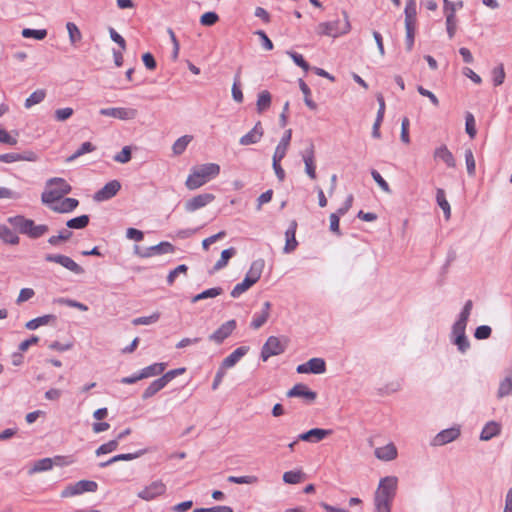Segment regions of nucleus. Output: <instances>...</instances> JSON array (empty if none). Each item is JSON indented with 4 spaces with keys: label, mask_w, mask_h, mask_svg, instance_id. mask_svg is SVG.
<instances>
[{
    "label": "nucleus",
    "mask_w": 512,
    "mask_h": 512,
    "mask_svg": "<svg viewBox=\"0 0 512 512\" xmlns=\"http://www.w3.org/2000/svg\"><path fill=\"white\" fill-rule=\"evenodd\" d=\"M220 173V166L216 163H206L192 168L185 185L189 190H196L205 185Z\"/></svg>",
    "instance_id": "nucleus-1"
},
{
    "label": "nucleus",
    "mask_w": 512,
    "mask_h": 512,
    "mask_svg": "<svg viewBox=\"0 0 512 512\" xmlns=\"http://www.w3.org/2000/svg\"><path fill=\"white\" fill-rule=\"evenodd\" d=\"M46 189L41 195V201L46 205H51L63 198L64 195L69 194L72 190L71 185L60 177L50 178L46 182Z\"/></svg>",
    "instance_id": "nucleus-2"
},
{
    "label": "nucleus",
    "mask_w": 512,
    "mask_h": 512,
    "mask_svg": "<svg viewBox=\"0 0 512 512\" xmlns=\"http://www.w3.org/2000/svg\"><path fill=\"white\" fill-rule=\"evenodd\" d=\"M343 19H336L333 21L322 22L317 26V33L320 35L338 37L342 34L347 33L351 26L348 19V15L343 12Z\"/></svg>",
    "instance_id": "nucleus-3"
},
{
    "label": "nucleus",
    "mask_w": 512,
    "mask_h": 512,
    "mask_svg": "<svg viewBox=\"0 0 512 512\" xmlns=\"http://www.w3.org/2000/svg\"><path fill=\"white\" fill-rule=\"evenodd\" d=\"M288 147V130L284 132L279 144L277 145L273 155V169L280 181L285 179V171L281 167V160L286 156Z\"/></svg>",
    "instance_id": "nucleus-4"
},
{
    "label": "nucleus",
    "mask_w": 512,
    "mask_h": 512,
    "mask_svg": "<svg viewBox=\"0 0 512 512\" xmlns=\"http://www.w3.org/2000/svg\"><path fill=\"white\" fill-rule=\"evenodd\" d=\"M98 484L92 480H80L73 485L67 486L61 493L62 497H71L84 492H95Z\"/></svg>",
    "instance_id": "nucleus-5"
},
{
    "label": "nucleus",
    "mask_w": 512,
    "mask_h": 512,
    "mask_svg": "<svg viewBox=\"0 0 512 512\" xmlns=\"http://www.w3.org/2000/svg\"><path fill=\"white\" fill-rule=\"evenodd\" d=\"M45 260L47 262H54L60 264L67 270L73 272L74 274L80 275L84 273V269L77 264L72 258L62 254H46Z\"/></svg>",
    "instance_id": "nucleus-6"
},
{
    "label": "nucleus",
    "mask_w": 512,
    "mask_h": 512,
    "mask_svg": "<svg viewBox=\"0 0 512 512\" xmlns=\"http://www.w3.org/2000/svg\"><path fill=\"white\" fill-rule=\"evenodd\" d=\"M285 351V346L281 343L279 338L270 336L261 350V358L267 361L271 356L279 355Z\"/></svg>",
    "instance_id": "nucleus-7"
},
{
    "label": "nucleus",
    "mask_w": 512,
    "mask_h": 512,
    "mask_svg": "<svg viewBox=\"0 0 512 512\" xmlns=\"http://www.w3.org/2000/svg\"><path fill=\"white\" fill-rule=\"evenodd\" d=\"M332 433L331 430L328 429H322V428H312L306 432H303L299 434L295 441L290 443V450L293 449V446L295 443H297L298 440L306 441V442H312L317 443L324 438H326L328 435Z\"/></svg>",
    "instance_id": "nucleus-8"
},
{
    "label": "nucleus",
    "mask_w": 512,
    "mask_h": 512,
    "mask_svg": "<svg viewBox=\"0 0 512 512\" xmlns=\"http://www.w3.org/2000/svg\"><path fill=\"white\" fill-rule=\"evenodd\" d=\"M165 492L166 485L161 480H156L144 487L137 495L145 501H151L156 497L163 495Z\"/></svg>",
    "instance_id": "nucleus-9"
},
{
    "label": "nucleus",
    "mask_w": 512,
    "mask_h": 512,
    "mask_svg": "<svg viewBox=\"0 0 512 512\" xmlns=\"http://www.w3.org/2000/svg\"><path fill=\"white\" fill-rule=\"evenodd\" d=\"M215 200V195L212 193L198 194L191 199L187 200L184 204L186 212H194L198 209L205 207Z\"/></svg>",
    "instance_id": "nucleus-10"
},
{
    "label": "nucleus",
    "mask_w": 512,
    "mask_h": 512,
    "mask_svg": "<svg viewBox=\"0 0 512 512\" xmlns=\"http://www.w3.org/2000/svg\"><path fill=\"white\" fill-rule=\"evenodd\" d=\"M121 189V183L118 180H111L98 190L93 199L97 202L107 201L113 198Z\"/></svg>",
    "instance_id": "nucleus-11"
},
{
    "label": "nucleus",
    "mask_w": 512,
    "mask_h": 512,
    "mask_svg": "<svg viewBox=\"0 0 512 512\" xmlns=\"http://www.w3.org/2000/svg\"><path fill=\"white\" fill-rule=\"evenodd\" d=\"M300 398L306 404H312L316 398L317 393L311 390L306 384L297 383L292 388H290V398Z\"/></svg>",
    "instance_id": "nucleus-12"
},
{
    "label": "nucleus",
    "mask_w": 512,
    "mask_h": 512,
    "mask_svg": "<svg viewBox=\"0 0 512 512\" xmlns=\"http://www.w3.org/2000/svg\"><path fill=\"white\" fill-rule=\"evenodd\" d=\"M460 434L461 431L459 426L444 429L435 435L431 442V445L443 446L456 440L460 436Z\"/></svg>",
    "instance_id": "nucleus-13"
},
{
    "label": "nucleus",
    "mask_w": 512,
    "mask_h": 512,
    "mask_svg": "<svg viewBox=\"0 0 512 512\" xmlns=\"http://www.w3.org/2000/svg\"><path fill=\"white\" fill-rule=\"evenodd\" d=\"M99 113L103 116L114 117L120 120H130L135 118L137 111L132 108L111 107L102 108Z\"/></svg>",
    "instance_id": "nucleus-14"
},
{
    "label": "nucleus",
    "mask_w": 512,
    "mask_h": 512,
    "mask_svg": "<svg viewBox=\"0 0 512 512\" xmlns=\"http://www.w3.org/2000/svg\"><path fill=\"white\" fill-rule=\"evenodd\" d=\"M235 329L236 321L234 319L226 321L209 336V340L217 344H221L233 333Z\"/></svg>",
    "instance_id": "nucleus-15"
},
{
    "label": "nucleus",
    "mask_w": 512,
    "mask_h": 512,
    "mask_svg": "<svg viewBox=\"0 0 512 512\" xmlns=\"http://www.w3.org/2000/svg\"><path fill=\"white\" fill-rule=\"evenodd\" d=\"M302 160L305 163V170L307 175L315 179L316 178V166L314 162V145L311 142L306 144L304 150L301 151Z\"/></svg>",
    "instance_id": "nucleus-16"
},
{
    "label": "nucleus",
    "mask_w": 512,
    "mask_h": 512,
    "mask_svg": "<svg viewBox=\"0 0 512 512\" xmlns=\"http://www.w3.org/2000/svg\"><path fill=\"white\" fill-rule=\"evenodd\" d=\"M397 483L398 479L395 476H386L380 480L376 493L394 499L397 489Z\"/></svg>",
    "instance_id": "nucleus-17"
},
{
    "label": "nucleus",
    "mask_w": 512,
    "mask_h": 512,
    "mask_svg": "<svg viewBox=\"0 0 512 512\" xmlns=\"http://www.w3.org/2000/svg\"><path fill=\"white\" fill-rule=\"evenodd\" d=\"M175 247L170 242H160L155 246L146 248L143 252H139V255L143 258L151 257L153 255L173 253Z\"/></svg>",
    "instance_id": "nucleus-18"
},
{
    "label": "nucleus",
    "mask_w": 512,
    "mask_h": 512,
    "mask_svg": "<svg viewBox=\"0 0 512 512\" xmlns=\"http://www.w3.org/2000/svg\"><path fill=\"white\" fill-rule=\"evenodd\" d=\"M270 307V302L266 301L263 303L261 310L259 312H255L253 315L252 321L250 323L251 328L257 330L267 322L270 315Z\"/></svg>",
    "instance_id": "nucleus-19"
},
{
    "label": "nucleus",
    "mask_w": 512,
    "mask_h": 512,
    "mask_svg": "<svg viewBox=\"0 0 512 512\" xmlns=\"http://www.w3.org/2000/svg\"><path fill=\"white\" fill-rule=\"evenodd\" d=\"M249 347L240 346L236 348L230 355L223 359L221 366L226 370L232 368L239 362V360L247 354Z\"/></svg>",
    "instance_id": "nucleus-20"
},
{
    "label": "nucleus",
    "mask_w": 512,
    "mask_h": 512,
    "mask_svg": "<svg viewBox=\"0 0 512 512\" xmlns=\"http://www.w3.org/2000/svg\"><path fill=\"white\" fill-rule=\"evenodd\" d=\"M434 158L443 161L449 168H454L456 166V160L446 145H441L435 149Z\"/></svg>",
    "instance_id": "nucleus-21"
},
{
    "label": "nucleus",
    "mask_w": 512,
    "mask_h": 512,
    "mask_svg": "<svg viewBox=\"0 0 512 512\" xmlns=\"http://www.w3.org/2000/svg\"><path fill=\"white\" fill-rule=\"evenodd\" d=\"M79 205V201L75 198H63L58 204L49 205L51 210L58 213H70Z\"/></svg>",
    "instance_id": "nucleus-22"
},
{
    "label": "nucleus",
    "mask_w": 512,
    "mask_h": 512,
    "mask_svg": "<svg viewBox=\"0 0 512 512\" xmlns=\"http://www.w3.org/2000/svg\"><path fill=\"white\" fill-rule=\"evenodd\" d=\"M146 451H147L146 449H142V450H139V451L134 452V453H125V454L115 455V456H113L112 458H110L109 460H107L105 462H100L99 463V467L100 468H105V467H108V466L112 465L115 462H118V461H131V460H134V459L144 455L146 453Z\"/></svg>",
    "instance_id": "nucleus-23"
},
{
    "label": "nucleus",
    "mask_w": 512,
    "mask_h": 512,
    "mask_svg": "<svg viewBox=\"0 0 512 512\" xmlns=\"http://www.w3.org/2000/svg\"><path fill=\"white\" fill-rule=\"evenodd\" d=\"M8 222L16 229L19 230L21 234H28L31 226L33 225V220L27 219L22 215H16L8 218Z\"/></svg>",
    "instance_id": "nucleus-24"
},
{
    "label": "nucleus",
    "mask_w": 512,
    "mask_h": 512,
    "mask_svg": "<svg viewBox=\"0 0 512 512\" xmlns=\"http://www.w3.org/2000/svg\"><path fill=\"white\" fill-rule=\"evenodd\" d=\"M501 433V425L496 421H489L480 433V440L489 441Z\"/></svg>",
    "instance_id": "nucleus-25"
},
{
    "label": "nucleus",
    "mask_w": 512,
    "mask_h": 512,
    "mask_svg": "<svg viewBox=\"0 0 512 512\" xmlns=\"http://www.w3.org/2000/svg\"><path fill=\"white\" fill-rule=\"evenodd\" d=\"M375 456L383 461H391L397 457V449L393 443L375 449Z\"/></svg>",
    "instance_id": "nucleus-26"
},
{
    "label": "nucleus",
    "mask_w": 512,
    "mask_h": 512,
    "mask_svg": "<svg viewBox=\"0 0 512 512\" xmlns=\"http://www.w3.org/2000/svg\"><path fill=\"white\" fill-rule=\"evenodd\" d=\"M263 268L264 261L262 259H257L253 261L250 265L248 272L245 275V278L250 280V282L254 285L260 279Z\"/></svg>",
    "instance_id": "nucleus-27"
},
{
    "label": "nucleus",
    "mask_w": 512,
    "mask_h": 512,
    "mask_svg": "<svg viewBox=\"0 0 512 512\" xmlns=\"http://www.w3.org/2000/svg\"><path fill=\"white\" fill-rule=\"evenodd\" d=\"M404 14H405V26L416 27V16H417L416 0H406Z\"/></svg>",
    "instance_id": "nucleus-28"
},
{
    "label": "nucleus",
    "mask_w": 512,
    "mask_h": 512,
    "mask_svg": "<svg viewBox=\"0 0 512 512\" xmlns=\"http://www.w3.org/2000/svg\"><path fill=\"white\" fill-rule=\"evenodd\" d=\"M507 396H512V372H510L500 381L497 390L498 399H502Z\"/></svg>",
    "instance_id": "nucleus-29"
},
{
    "label": "nucleus",
    "mask_w": 512,
    "mask_h": 512,
    "mask_svg": "<svg viewBox=\"0 0 512 512\" xmlns=\"http://www.w3.org/2000/svg\"><path fill=\"white\" fill-rule=\"evenodd\" d=\"M393 498L375 492L374 504L376 512H391Z\"/></svg>",
    "instance_id": "nucleus-30"
},
{
    "label": "nucleus",
    "mask_w": 512,
    "mask_h": 512,
    "mask_svg": "<svg viewBox=\"0 0 512 512\" xmlns=\"http://www.w3.org/2000/svg\"><path fill=\"white\" fill-rule=\"evenodd\" d=\"M237 253L234 247H230L222 251L220 259L215 263L213 271H218L227 266L229 260Z\"/></svg>",
    "instance_id": "nucleus-31"
},
{
    "label": "nucleus",
    "mask_w": 512,
    "mask_h": 512,
    "mask_svg": "<svg viewBox=\"0 0 512 512\" xmlns=\"http://www.w3.org/2000/svg\"><path fill=\"white\" fill-rule=\"evenodd\" d=\"M0 239L11 245L18 244L20 240L19 236L6 225H0Z\"/></svg>",
    "instance_id": "nucleus-32"
},
{
    "label": "nucleus",
    "mask_w": 512,
    "mask_h": 512,
    "mask_svg": "<svg viewBox=\"0 0 512 512\" xmlns=\"http://www.w3.org/2000/svg\"><path fill=\"white\" fill-rule=\"evenodd\" d=\"M166 384L163 382L162 378H158L150 383V385L144 390L142 394V399L147 400L153 397L156 393L162 390Z\"/></svg>",
    "instance_id": "nucleus-33"
},
{
    "label": "nucleus",
    "mask_w": 512,
    "mask_h": 512,
    "mask_svg": "<svg viewBox=\"0 0 512 512\" xmlns=\"http://www.w3.org/2000/svg\"><path fill=\"white\" fill-rule=\"evenodd\" d=\"M166 369V363H153L141 370V376L143 379L149 378L152 376L160 375Z\"/></svg>",
    "instance_id": "nucleus-34"
},
{
    "label": "nucleus",
    "mask_w": 512,
    "mask_h": 512,
    "mask_svg": "<svg viewBox=\"0 0 512 512\" xmlns=\"http://www.w3.org/2000/svg\"><path fill=\"white\" fill-rule=\"evenodd\" d=\"M55 320H56L55 315L47 314V315H43V316H40V317H37V318H34V319L28 321L26 323L25 327L29 330H35L38 327H40L42 325H46V324L50 323L51 321H55Z\"/></svg>",
    "instance_id": "nucleus-35"
},
{
    "label": "nucleus",
    "mask_w": 512,
    "mask_h": 512,
    "mask_svg": "<svg viewBox=\"0 0 512 512\" xmlns=\"http://www.w3.org/2000/svg\"><path fill=\"white\" fill-rule=\"evenodd\" d=\"M307 366L311 374H322L326 371V362L323 358H311L307 361Z\"/></svg>",
    "instance_id": "nucleus-36"
},
{
    "label": "nucleus",
    "mask_w": 512,
    "mask_h": 512,
    "mask_svg": "<svg viewBox=\"0 0 512 512\" xmlns=\"http://www.w3.org/2000/svg\"><path fill=\"white\" fill-rule=\"evenodd\" d=\"M66 29L68 31L70 44L76 47L78 43L82 40L81 31L73 22H67Z\"/></svg>",
    "instance_id": "nucleus-37"
},
{
    "label": "nucleus",
    "mask_w": 512,
    "mask_h": 512,
    "mask_svg": "<svg viewBox=\"0 0 512 512\" xmlns=\"http://www.w3.org/2000/svg\"><path fill=\"white\" fill-rule=\"evenodd\" d=\"M53 459L52 458H42L34 462L33 467L30 469L29 473L34 474L38 472H44L51 470L53 467Z\"/></svg>",
    "instance_id": "nucleus-38"
},
{
    "label": "nucleus",
    "mask_w": 512,
    "mask_h": 512,
    "mask_svg": "<svg viewBox=\"0 0 512 512\" xmlns=\"http://www.w3.org/2000/svg\"><path fill=\"white\" fill-rule=\"evenodd\" d=\"M222 293H223V289L221 287H213V288L204 290L203 292L192 297L191 302L196 303L200 300L214 298V297L221 295Z\"/></svg>",
    "instance_id": "nucleus-39"
},
{
    "label": "nucleus",
    "mask_w": 512,
    "mask_h": 512,
    "mask_svg": "<svg viewBox=\"0 0 512 512\" xmlns=\"http://www.w3.org/2000/svg\"><path fill=\"white\" fill-rule=\"evenodd\" d=\"M46 97V91L44 89H38L34 91L24 103L25 108L29 109L32 106L41 103Z\"/></svg>",
    "instance_id": "nucleus-40"
},
{
    "label": "nucleus",
    "mask_w": 512,
    "mask_h": 512,
    "mask_svg": "<svg viewBox=\"0 0 512 512\" xmlns=\"http://www.w3.org/2000/svg\"><path fill=\"white\" fill-rule=\"evenodd\" d=\"M89 216L88 215H80L78 217L72 218L66 222V226L69 229H84L89 224Z\"/></svg>",
    "instance_id": "nucleus-41"
},
{
    "label": "nucleus",
    "mask_w": 512,
    "mask_h": 512,
    "mask_svg": "<svg viewBox=\"0 0 512 512\" xmlns=\"http://www.w3.org/2000/svg\"><path fill=\"white\" fill-rule=\"evenodd\" d=\"M450 342L457 347V350L461 354H465L471 347V344H470V341H469L467 335H465V336L459 335L457 337L450 338Z\"/></svg>",
    "instance_id": "nucleus-42"
},
{
    "label": "nucleus",
    "mask_w": 512,
    "mask_h": 512,
    "mask_svg": "<svg viewBox=\"0 0 512 512\" xmlns=\"http://www.w3.org/2000/svg\"><path fill=\"white\" fill-rule=\"evenodd\" d=\"M468 320L457 318L451 327L450 338L466 335Z\"/></svg>",
    "instance_id": "nucleus-43"
},
{
    "label": "nucleus",
    "mask_w": 512,
    "mask_h": 512,
    "mask_svg": "<svg viewBox=\"0 0 512 512\" xmlns=\"http://www.w3.org/2000/svg\"><path fill=\"white\" fill-rule=\"evenodd\" d=\"M299 86L304 95V102L306 106L311 110H316L317 104L311 98V90L309 86L302 79H299Z\"/></svg>",
    "instance_id": "nucleus-44"
},
{
    "label": "nucleus",
    "mask_w": 512,
    "mask_h": 512,
    "mask_svg": "<svg viewBox=\"0 0 512 512\" xmlns=\"http://www.w3.org/2000/svg\"><path fill=\"white\" fill-rule=\"evenodd\" d=\"M191 140L192 136L189 135H184L178 138L172 146L173 153L175 155H181L186 150Z\"/></svg>",
    "instance_id": "nucleus-45"
},
{
    "label": "nucleus",
    "mask_w": 512,
    "mask_h": 512,
    "mask_svg": "<svg viewBox=\"0 0 512 512\" xmlns=\"http://www.w3.org/2000/svg\"><path fill=\"white\" fill-rule=\"evenodd\" d=\"M96 149V146L93 145L91 142H84L81 144V146L71 155L67 158L68 162L74 161L75 159L79 158L80 156L93 152Z\"/></svg>",
    "instance_id": "nucleus-46"
},
{
    "label": "nucleus",
    "mask_w": 512,
    "mask_h": 512,
    "mask_svg": "<svg viewBox=\"0 0 512 512\" xmlns=\"http://www.w3.org/2000/svg\"><path fill=\"white\" fill-rule=\"evenodd\" d=\"M160 316H161L160 312H154L150 316H141V317L134 318L132 320V324L135 326L151 325V324L156 323L160 319Z\"/></svg>",
    "instance_id": "nucleus-47"
},
{
    "label": "nucleus",
    "mask_w": 512,
    "mask_h": 512,
    "mask_svg": "<svg viewBox=\"0 0 512 512\" xmlns=\"http://www.w3.org/2000/svg\"><path fill=\"white\" fill-rule=\"evenodd\" d=\"M21 34L24 38H34L36 40H43L47 36V30L24 28Z\"/></svg>",
    "instance_id": "nucleus-48"
},
{
    "label": "nucleus",
    "mask_w": 512,
    "mask_h": 512,
    "mask_svg": "<svg viewBox=\"0 0 512 512\" xmlns=\"http://www.w3.org/2000/svg\"><path fill=\"white\" fill-rule=\"evenodd\" d=\"M465 130L471 139L477 134L475 118L472 113L467 112L465 116Z\"/></svg>",
    "instance_id": "nucleus-49"
},
{
    "label": "nucleus",
    "mask_w": 512,
    "mask_h": 512,
    "mask_svg": "<svg viewBox=\"0 0 512 512\" xmlns=\"http://www.w3.org/2000/svg\"><path fill=\"white\" fill-rule=\"evenodd\" d=\"M119 442L116 439L110 440L107 443L100 445L95 454L97 456L104 455L115 451L118 448Z\"/></svg>",
    "instance_id": "nucleus-50"
},
{
    "label": "nucleus",
    "mask_w": 512,
    "mask_h": 512,
    "mask_svg": "<svg viewBox=\"0 0 512 512\" xmlns=\"http://www.w3.org/2000/svg\"><path fill=\"white\" fill-rule=\"evenodd\" d=\"M73 233L69 229H62L58 235H53L48 239V243L57 246L60 241H67L72 237Z\"/></svg>",
    "instance_id": "nucleus-51"
},
{
    "label": "nucleus",
    "mask_w": 512,
    "mask_h": 512,
    "mask_svg": "<svg viewBox=\"0 0 512 512\" xmlns=\"http://www.w3.org/2000/svg\"><path fill=\"white\" fill-rule=\"evenodd\" d=\"M252 286L253 284L250 282V280L244 278L242 282L234 286V288L231 291V296L233 298H238L241 294L246 292Z\"/></svg>",
    "instance_id": "nucleus-52"
},
{
    "label": "nucleus",
    "mask_w": 512,
    "mask_h": 512,
    "mask_svg": "<svg viewBox=\"0 0 512 512\" xmlns=\"http://www.w3.org/2000/svg\"><path fill=\"white\" fill-rule=\"evenodd\" d=\"M271 104V95L268 91H263L258 95L257 110L262 112L266 110Z\"/></svg>",
    "instance_id": "nucleus-53"
},
{
    "label": "nucleus",
    "mask_w": 512,
    "mask_h": 512,
    "mask_svg": "<svg viewBox=\"0 0 512 512\" xmlns=\"http://www.w3.org/2000/svg\"><path fill=\"white\" fill-rule=\"evenodd\" d=\"M54 302L56 303H59V304H62V305H66L68 307H72V308H76L80 311H87L88 310V306L81 303V302H78L76 300H73V299H69V298H58V299H55Z\"/></svg>",
    "instance_id": "nucleus-54"
},
{
    "label": "nucleus",
    "mask_w": 512,
    "mask_h": 512,
    "mask_svg": "<svg viewBox=\"0 0 512 512\" xmlns=\"http://www.w3.org/2000/svg\"><path fill=\"white\" fill-rule=\"evenodd\" d=\"M228 482L235 484H255L258 482V478L254 475L247 476H229Z\"/></svg>",
    "instance_id": "nucleus-55"
},
{
    "label": "nucleus",
    "mask_w": 512,
    "mask_h": 512,
    "mask_svg": "<svg viewBox=\"0 0 512 512\" xmlns=\"http://www.w3.org/2000/svg\"><path fill=\"white\" fill-rule=\"evenodd\" d=\"M219 21V16L216 12L209 11L201 15L200 23L203 26H213Z\"/></svg>",
    "instance_id": "nucleus-56"
},
{
    "label": "nucleus",
    "mask_w": 512,
    "mask_h": 512,
    "mask_svg": "<svg viewBox=\"0 0 512 512\" xmlns=\"http://www.w3.org/2000/svg\"><path fill=\"white\" fill-rule=\"evenodd\" d=\"M48 231V226L41 224L36 225L33 221V225L31 226L30 230L28 231L27 236H29L32 239H37L43 236Z\"/></svg>",
    "instance_id": "nucleus-57"
},
{
    "label": "nucleus",
    "mask_w": 512,
    "mask_h": 512,
    "mask_svg": "<svg viewBox=\"0 0 512 512\" xmlns=\"http://www.w3.org/2000/svg\"><path fill=\"white\" fill-rule=\"evenodd\" d=\"M465 162H466V168H467V173L469 176H474L475 175V169H476V163H475V159H474V155H473V152L471 149H466L465 150Z\"/></svg>",
    "instance_id": "nucleus-58"
},
{
    "label": "nucleus",
    "mask_w": 512,
    "mask_h": 512,
    "mask_svg": "<svg viewBox=\"0 0 512 512\" xmlns=\"http://www.w3.org/2000/svg\"><path fill=\"white\" fill-rule=\"evenodd\" d=\"M232 97L238 103L243 102V93L240 89V73L239 72L236 74L234 83L232 86Z\"/></svg>",
    "instance_id": "nucleus-59"
},
{
    "label": "nucleus",
    "mask_w": 512,
    "mask_h": 512,
    "mask_svg": "<svg viewBox=\"0 0 512 512\" xmlns=\"http://www.w3.org/2000/svg\"><path fill=\"white\" fill-rule=\"evenodd\" d=\"M504 79H505L504 67H503V64H500L499 66L495 67L492 70L493 84L495 86H499V85L503 84Z\"/></svg>",
    "instance_id": "nucleus-60"
},
{
    "label": "nucleus",
    "mask_w": 512,
    "mask_h": 512,
    "mask_svg": "<svg viewBox=\"0 0 512 512\" xmlns=\"http://www.w3.org/2000/svg\"><path fill=\"white\" fill-rule=\"evenodd\" d=\"M492 334V329L488 325H480L474 331V337L477 340H486Z\"/></svg>",
    "instance_id": "nucleus-61"
},
{
    "label": "nucleus",
    "mask_w": 512,
    "mask_h": 512,
    "mask_svg": "<svg viewBox=\"0 0 512 512\" xmlns=\"http://www.w3.org/2000/svg\"><path fill=\"white\" fill-rule=\"evenodd\" d=\"M446 17V31L449 39H453L456 33V15L449 13Z\"/></svg>",
    "instance_id": "nucleus-62"
},
{
    "label": "nucleus",
    "mask_w": 512,
    "mask_h": 512,
    "mask_svg": "<svg viewBox=\"0 0 512 512\" xmlns=\"http://www.w3.org/2000/svg\"><path fill=\"white\" fill-rule=\"evenodd\" d=\"M371 176H372L373 180L380 186V188L384 192H387V193L391 192L389 184L387 183V181L381 176V174L377 170L372 169L371 170Z\"/></svg>",
    "instance_id": "nucleus-63"
},
{
    "label": "nucleus",
    "mask_w": 512,
    "mask_h": 512,
    "mask_svg": "<svg viewBox=\"0 0 512 512\" xmlns=\"http://www.w3.org/2000/svg\"><path fill=\"white\" fill-rule=\"evenodd\" d=\"M193 512H233L230 506H213L210 508H196Z\"/></svg>",
    "instance_id": "nucleus-64"
}]
</instances>
